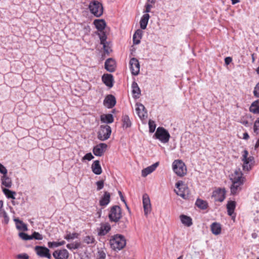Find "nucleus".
<instances>
[{"label": "nucleus", "mask_w": 259, "mask_h": 259, "mask_svg": "<svg viewBox=\"0 0 259 259\" xmlns=\"http://www.w3.org/2000/svg\"><path fill=\"white\" fill-rule=\"evenodd\" d=\"M109 243L111 248L118 251L123 249L126 245V240L124 236L121 234H115L110 236Z\"/></svg>", "instance_id": "1"}, {"label": "nucleus", "mask_w": 259, "mask_h": 259, "mask_svg": "<svg viewBox=\"0 0 259 259\" xmlns=\"http://www.w3.org/2000/svg\"><path fill=\"white\" fill-rule=\"evenodd\" d=\"M176 187L178 190H175V192L178 195L181 196L184 199H187L189 198L190 195V190L188 186L182 181H178L176 184Z\"/></svg>", "instance_id": "2"}, {"label": "nucleus", "mask_w": 259, "mask_h": 259, "mask_svg": "<svg viewBox=\"0 0 259 259\" xmlns=\"http://www.w3.org/2000/svg\"><path fill=\"white\" fill-rule=\"evenodd\" d=\"M174 171L179 177H183L187 174V168L181 160H175L172 163Z\"/></svg>", "instance_id": "3"}, {"label": "nucleus", "mask_w": 259, "mask_h": 259, "mask_svg": "<svg viewBox=\"0 0 259 259\" xmlns=\"http://www.w3.org/2000/svg\"><path fill=\"white\" fill-rule=\"evenodd\" d=\"M89 9L91 12L97 17H100L103 14V6L97 1L91 2L89 5Z\"/></svg>", "instance_id": "4"}, {"label": "nucleus", "mask_w": 259, "mask_h": 259, "mask_svg": "<svg viewBox=\"0 0 259 259\" xmlns=\"http://www.w3.org/2000/svg\"><path fill=\"white\" fill-rule=\"evenodd\" d=\"M154 136L163 143H167L170 137L168 131L162 127L157 128Z\"/></svg>", "instance_id": "5"}, {"label": "nucleus", "mask_w": 259, "mask_h": 259, "mask_svg": "<svg viewBox=\"0 0 259 259\" xmlns=\"http://www.w3.org/2000/svg\"><path fill=\"white\" fill-rule=\"evenodd\" d=\"M111 128L108 125H101L98 133V138L101 141L108 139L111 135Z\"/></svg>", "instance_id": "6"}, {"label": "nucleus", "mask_w": 259, "mask_h": 259, "mask_svg": "<svg viewBox=\"0 0 259 259\" xmlns=\"http://www.w3.org/2000/svg\"><path fill=\"white\" fill-rule=\"evenodd\" d=\"M248 152L245 150L243 152L242 161H243V169L244 171H248L250 170L252 166V161L253 158L252 156L248 157Z\"/></svg>", "instance_id": "7"}, {"label": "nucleus", "mask_w": 259, "mask_h": 259, "mask_svg": "<svg viewBox=\"0 0 259 259\" xmlns=\"http://www.w3.org/2000/svg\"><path fill=\"white\" fill-rule=\"evenodd\" d=\"M111 222H117L121 217V208L119 206L115 205L111 208L108 215Z\"/></svg>", "instance_id": "8"}, {"label": "nucleus", "mask_w": 259, "mask_h": 259, "mask_svg": "<svg viewBox=\"0 0 259 259\" xmlns=\"http://www.w3.org/2000/svg\"><path fill=\"white\" fill-rule=\"evenodd\" d=\"M35 250L37 254L41 257H46L49 259H51L52 258L50 250L45 246H36L35 247Z\"/></svg>", "instance_id": "9"}, {"label": "nucleus", "mask_w": 259, "mask_h": 259, "mask_svg": "<svg viewBox=\"0 0 259 259\" xmlns=\"http://www.w3.org/2000/svg\"><path fill=\"white\" fill-rule=\"evenodd\" d=\"M130 68L132 74L134 75H137L140 72V64L138 60L135 58H132L130 61Z\"/></svg>", "instance_id": "10"}, {"label": "nucleus", "mask_w": 259, "mask_h": 259, "mask_svg": "<svg viewBox=\"0 0 259 259\" xmlns=\"http://www.w3.org/2000/svg\"><path fill=\"white\" fill-rule=\"evenodd\" d=\"M107 145L105 143H100L95 146L93 150V153L97 156H101L105 152Z\"/></svg>", "instance_id": "11"}, {"label": "nucleus", "mask_w": 259, "mask_h": 259, "mask_svg": "<svg viewBox=\"0 0 259 259\" xmlns=\"http://www.w3.org/2000/svg\"><path fill=\"white\" fill-rule=\"evenodd\" d=\"M53 255L55 259H67L69 252L65 249H58L53 252Z\"/></svg>", "instance_id": "12"}, {"label": "nucleus", "mask_w": 259, "mask_h": 259, "mask_svg": "<svg viewBox=\"0 0 259 259\" xmlns=\"http://www.w3.org/2000/svg\"><path fill=\"white\" fill-rule=\"evenodd\" d=\"M97 230L99 236H104L110 231L111 226L108 223H103L101 224L100 227Z\"/></svg>", "instance_id": "13"}, {"label": "nucleus", "mask_w": 259, "mask_h": 259, "mask_svg": "<svg viewBox=\"0 0 259 259\" xmlns=\"http://www.w3.org/2000/svg\"><path fill=\"white\" fill-rule=\"evenodd\" d=\"M225 191L223 189H219L213 191L212 196L215 201L222 202L225 197Z\"/></svg>", "instance_id": "14"}, {"label": "nucleus", "mask_w": 259, "mask_h": 259, "mask_svg": "<svg viewBox=\"0 0 259 259\" xmlns=\"http://www.w3.org/2000/svg\"><path fill=\"white\" fill-rule=\"evenodd\" d=\"M115 104V98L112 95L107 96L104 100V105L108 108H112Z\"/></svg>", "instance_id": "15"}, {"label": "nucleus", "mask_w": 259, "mask_h": 259, "mask_svg": "<svg viewBox=\"0 0 259 259\" xmlns=\"http://www.w3.org/2000/svg\"><path fill=\"white\" fill-rule=\"evenodd\" d=\"M136 111L139 117L141 119L144 118L145 116H147V112L143 104L137 103L136 104Z\"/></svg>", "instance_id": "16"}, {"label": "nucleus", "mask_w": 259, "mask_h": 259, "mask_svg": "<svg viewBox=\"0 0 259 259\" xmlns=\"http://www.w3.org/2000/svg\"><path fill=\"white\" fill-rule=\"evenodd\" d=\"M159 162H157L147 167L146 168L143 169L142 170V176L143 177H146L148 175L152 173L153 171H154L156 167L158 166Z\"/></svg>", "instance_id": "17"}, {"label": "nucleus", "mask_w": 259, "mask_h": 259, "mask_svg": "<svg viewBox=\"0 0 259 259\" xmlns=\"http://www.w3.org/2000/svg\"><path fill=\"white\" fill-rule=\"evenodd\" d=\"M232 185L231 186V192L232 194H237L240 190V186L243 184V181H232Z\"/></svg>", "instance_id": "18"}, {"label": "nucleus", "mask_w": 259, "mask_h": 259, "mask_svg": "<svg viewBox=\"0 0 259 259\" xmlns=\"http://www.w3.org/2000/svg\"><path fill=\"white\" fill-rule=\"evenodd\" d=\"M102 79L107 87L111 88L113 86V77L112 75L110 74H104Z\"/></svg>", "instance_id": "19"}, {"label": "nucleus", "mask_w": 259, "mask_h": 259, "mask_svg": "<svg viewBox=\"0 0 259 259\" xmlns=\"http://www.w3.org/2000/svg\"><path fill=\"white\" fill-rule=\"evenodd\" d=\"M115 62L111 58L108 59L105 63V69L109 72H113L115 70Z\"/></svg>", "instance_id": "20"}, {"label": "nucleus", "mask_w": 259, "mask_h": 259, "mask_svg": "<svg viewBox=\"0 0 259 259\" xmlns=\"http://www.w3.org/2000/svg\"><path fill=\"white\" fill-rule=\"evenodd\" d=\"M210 230L213 234L218 235L221 233V225L218 223L214 222L210 225Z\"/></svg>", "instance_id": "21"}, {"label": "nucleus", "mask_w": 259, "mask_h": 259, "mask_svg": "<svg viewBox=\"0 0 259 259\" xmlns=\"http://www.w3.org/2000/svg\"><path fill=\"white\" fill-rule=\"evenodd\" d=\"M230 179L232 181H243L242 173L239 168L234 171Z\"/></svg>", "instance_id": "22"}, {"label": "nucleus", "mask_w": 259, "mask_h": 259, "mask_svg": "<svg viewBox=\"0 0 259 259\" xmlns=\"http://www.w3.org/2000/svg\"><path fill=\"white\" fill-rule=\"evenodd\" d=\"M91 168L93 172L96 175H99L102 172V168L99 160L95 161L93 163Z\"/></svg>", "instance_id": "23"}, {"label": "nucleus", "mask_w": 259, "mask_h": 259, "mask_svg": "<svg viewBox=\"0 0 259 259\" xmlns=\"http://www.w3.org/2000/svg\"><path fill=\"white\" fill-rule=\"evenodd\" d=\"M110 195L108 192H105L103 196L101 198L99 203L102 206H105L108 204L110 202Z\"/></svg>", "instance_id": "24"}, {"label": "nucleus", "mask_w": 259, "mask_h": 259, "mask_svg": "<svg viewBox=\"0 0 259 259\" xmlns=\"http://www.w3.org/2000/svg\"><path fill=\"white\" fill-rule=\"evenodd\" d=\"M94 24H95L96 28L100 31H102L106 26V22L103 19L95 20L94 21Z\"/></svg>", "instance_id": "25"}, {"label": "nucleus", "mask_w": 259, "mask_h": 259, "mask_svg": "<svg viewBox=\"0 0 259 259\" xmlns=\"http://www.w3.org/2000/svg\"><path fill=\"white\" fill-rule=\"evenodd\" d=\"M182 223L187 227H190L192 225V219L186 215L182 214L180 216Z\"/></svg>", "instance_id": "26"}, {"label": "nucleus", "mask_w": 259, "mask_h": 259, "mask_svg": "<svg viewBox=\"0 0 259 259\" xmlns=\"http://www.w3.org/2000/svg\"><path fill=\"white\" fill-rule=\"evenodd\" d=\"M143 31L141 29H138L136 31L133 35V42L135 45H138L140 42L142 38Z\"/></svg>", "instance_id": "27"}, {"label": "nucleus", "mask_w": 259, "mask_h": 259, "mask_svg": "<svg viewBox=\"0 0 259 259\" xmlns=\"http://www.w3.org/2000/svg\"><path fill=\"white\" fill-rule=\"evenodd\" d=\"M149 18L150 16L148 14H145L142 16L140 22L141 29H145L146 28Z\"/></svg>", "instance_id": "28"}, {"label": "nucleus", "mask_w": 259, "mask_h": 259, "mask_svg": "<svg viewBox=\"0 0 259 259\" xmlns=\"http://www.w3.org/2000/svg\"><path fill=\"white\" fill-rule=\"evenodd\" d=\"M101 121L106 123H111L113 122V116L111 114H103L101 116Z\"/></svg>", "instance_id": "29"}, {"label": "nucleus", "mask_w": 259, "mask_h": 259, "mask_svg": "<svg viewBox=\"0 0 259 259\" xmlns=\"http://www.w3.org/2000/svg\"><path fill=\"white\" fill-rule=\"evenodd\" d=\"M236 207V202L234 201L228 202L227 205L228 214L230 216H232Z\"/></svg>", "instance_id": "30"}, {"label": "nucleus", "mask_w": 259, "mask_h": 259, "mask_svg": "<svg viewBox=\"0 0 259 259\" xmlns=\"http://www.w3.org/2000/svg\"><path fill=\"white\" fill-rule=\"evenodd\" d=\"M2 184L6 187L10 188L12 186L11 179L7 175H3L1 178Z\"/></svg>", "instance_id": "31"}, {"label": "nucleus", "mask_w": 259, "mask_h": 259, "mask_svg": "<svg viewBox=\"0 0 259 259\" xmlns=\"http://www.w3.org/2000/svg\"><path fill=\"white\" fill-rule=\"evenodd\" d=\"M122 127L125 128L130 127L132 125L130 117L127 115H124L122 117Z\"/></svg>", "instance_id": "32"}, {"label": "nucleus", "mask_w": 259, "mask_h": 259, "mask_svg": "<svg viewBox=\"0 0 259 259\" xmlns=\"http://www.w3.org/2000/svg\"><path fill=\"white\" fill-rule=\"evenodd\" d=\"M196 205L201 209H206L208 207V203L206 201L201 199H197L195 202Z\"/></svg>", "instance_id": "33"}, {"label": "nucleus", "mask_w": 259, "mask_h": 259, "mask_svg": "<svg viewBox=\"0 0 259 259\" xmlns=\"http://www.w3.org/2000/svg\"><path fill=\"white\" fill-rule=\"evenodd\" d=\"M132 88L133 89L132 93H133L134 97H135L136 98L139 97V96L141 93V91H140L139 87H138L137 83L135 81H134L132 83Z\"/></svg>", "instance_id": "34"}, {"label": "nucleus", "mask_w": 259, "mask_h": 259, "mask_svg": "<svg viewBox=\"0 0 259 259\" xmlns=\"http://www.w3.org/2000/svg\"><path fill=\"white\" fill-rule=\"evenodd\" d=\"M14 220L16 223V227L18 230L22 231L27 230L26 225L23 223L22 221L19 220L18 219H15Z\"/></svg>", "instance_id": "35"}, {"label": "nucleus", "mask_w": 259, "mask_h": 259, "mask_svg": "<svg viewBox=\"0 0 259 259\" xmlns=\"http://www.w3.org/2000/svg\"><path fill=\"white\" fill-rule=\"evenodd\" d=\"M250 111L253 113H259V100L254 102L250 107Z\"/></svg>", "instance_id": "36"}, {"label": "nucleus", "mask_w": 259, "mask_h": 259, "mask_svg": "<svg viewBox=\"0 0 259 259\" xmlns=\"http://www.w3.org/2000/svg\"><path fill=\"white\" fill-rule=\"evenodd\" d=\"M3 191L8 198H12L13 199H15V195L16 194V193L15 192L12 191L6 188L3 189Z\"/></svg>", "instance_id": "37"}, {"label": "nucleus", "mask_w": 259, "mask_h": 259, "mask_svg": "<svg viewBox=\"0 0 259 259\" xmlns=\"http://www.w3.org/2000/svg\"><path fill=\"white\" fill-rule=\"evenodd\" d=\"M83 242L88 244L94 243L95 239L93 236H86L84 237Z\"/></svg>", "instance_id": "38"}, {"label": "nucleus", "mask_w": 259, "mask_h": 259, "mask_svg": "<svg viewBox=\"0 0 259 259\" xmlns=\"http://www.w3.org/2000/svg\"><path fill=\"white\" fill-rule=\"evenodd\" d=\"M98 35L100 39L101 44L104 45L106 44L107 36L105 32L103 31H100V32L98 33Z\"/></svg>", "instance_id": "39"}, {"label": "nucleus", "mask_w": 259, "mask_h": 259, "mask_svg": "<svg viewBox=\"0 0 259 259\" xmlns=\"http://www.w3.org/2000/svg\"><path fill=\"white\" fill-rule=\"evenodd\" d=\"M148 124L149 126V132L151 133H153L155 131L156 128L155 122L153 120H149Z\"/></svg>", "instance_id": "40"}, {"label": "nucleus", "mask_w": 259, "mask_h": 259, "mask_svg": "<svg viewBox=\"0 0 259 259\" xmlns=\"http://www.w3.org/2000/svg\"><path fill=\"white\" fill-rule=\"evenodd\" d=\"M143 204L144 205H151L150 200L147 194H145L143 196Z\"/></svg>", "instance_id": "41"}, {"label": "nucleus", "mask_w": 259, "mask_h": 259, "mask_svg": "<svg viewBox=\"0 0 259 259\" xmlns=\"http://www.w3.org/2000/svg\"><path fill=\"white\" fill-rule=\"evenodd\" d=\"M80 243L75 242V243H73L68 244L66 246L68 249H77L80 246Z\"/></svg>", "instance_id": "42"}, {"label": "nucleus", "mask_w": 259, "mask_h": 259, "mask_svg": "<svg viewBox=\"0 0 259 259\" xmlns=\"http://www.w3.org/2000/svg\"><path fill=\"white\" fill-rule=\"evenodd\" d=\"M19 236L24 240H28L32 239V237H30V235H28V234L23 233L20 232L19 233Z\"/></svg>", "instance_id": "43"}, {"label": "nucleus", "mask_w": 259, "mask_h": 259, "mask_svg": "<svg viewBox=\"0 0 259 259\" xmlns=\"http://www.w3.org/2000/svg\"><path fill=\"white\" fill-rule=\"evenodd\" d=\"M30 237H32V239H35L38 240H41L42 239V236L38 232H34L32 235H30Z\"/></svg>", "instance_id": "44"}, {"label": "nucleus", "mask_w": 259, "mask_h": 259, "mask_svg": "<svg viewBox=\"0 0 259 259\" xmlns=\"http://www.w3.org/2000/svg\"><path fill=\"white\" fill-rule=\"evenodd\" d=\"M253 131L256 135L259 134V117L254 122Z\"/></svg>", "instance_id": "45"}, {"label": "nucleus", "mask_w": 259, "mask_h": 259, "mask_svg": "<svg viewBox=\"0 0 259 259\" xmlns=\"http://www.w3.org/2000/svg\"><path fill=\"white\" fill-rule=\"evenodd\" d=\"M106 253L103 250H99L97 254V259H105Z\"/></svg>", "instance_id": "46"}, {"label": "nucleus", "mask_w": 259, "mask_h": 259, "mask_svg": "<svg viewBox=\"0 0 259 259\" xmlns=\"http://www.w3.org/2000/svg\"><path fill=\"white\" fill-rule=\"evenodd\" d=\"M78 236V234L77 233H72V234H68L65 236V239L66 240H70L73 239L75 238H77Z\"/></svg>", "instance_id": "47"}, {"label": "nucleus", "mask_w": 259, "mask_h": 259, "mask_svg": "<svg viewBox=\"0 0 259 259\" xmlns=\"http://www.w3.org/2000/svg\"><path fill=\"white\" fill-rule=\"evenodd\" d=\"M144 213L146 215H147L151 210V205H143Z\"/></svg>", "instance_id": "48"}, {"label": "nucleus", "mask_w": 259, "mask_h": 259, "mask_svg": "<svg viewBox=\"0 0 259 259\" xmlns=\"http://www.w3.org/2000/svg\"><path fill=\"white\" fill-rule=\"evenodd\" d=\"M94 158V157L91 153H88L82 157V160L83 161L84 160H87L90 161L93 159Z\"/></svg>", "instance_id": "49"}, {"label": "nucleus", "mask_w": 259, "mask_h": 259, "mask_svg": "<svg viewBox=\"0 0 259 259\" xmlns=\"http://www.w3.org/2000/svg\"><path fill=\"white\" fill-rule=\"evenodd\" d=\"M96 185L97 186V190L98 191L101 190L104 187V181L101 180L97 182Z\"/></svg>", "instance_id": "50"}, {"label": "nucleus", "mask_w": 259, "mask_h": 259, "mask_svg": "<svg viewBox=\"0 0 259 259\" xmlns=\"http://www.w3.org/2000/svg\"><path fill=\"white\" fill-rule=\"evenodd\" d=\"M48 246L50 248H55L59 246L58 242H49L48 243Z\"/></svg>", "instance_id": "51"}, {"label": "nucleus", "mask_w": 259, "mask_h": 259, "mask_svg": "<svg viewBox=\"0 0 259 259\" xmlns=\"http://www.w3.org/2000/svg\"><path fill=\"white\" fill-rule=\"evenodd\" d=\"M0 172L3 175H7L8 170L7 168L0 163Z\"/></svg>", "instance_id": "52"}, {"label": "nucleus", "mask_w": 259, "mask_h": 259, "mask_svg": "<svg viewBox=\"0 0 259 259\" xmlns=\"http://www.w3.org/2000/svg\"><path fill=\"white\" fill-rule=\"evenodd\" d=\"M254 95L257 98H259V82L256 85L253 91Z\"/></svg>", "instance_id": "53"}, {"label": "nucleus", "mask_w": 259, "mask_h": 259, "mask_svg": "<svg viewBox=\"0 0 259 259\" xmlns=\"http://www.w3.org/2000/svg\"><path fill=\"white\" fill-rule=\"evenodd\" d=\"M18 259H28L29 256L26 253L19 254L17 255Z\"/></svg>", "instance_id": "54"}, {"label": "nucleus", "mask_w": 259, "mask_h": 259, "mask_svg": "<svg viewBox=\"0 0 259 259\" xmlns=\"http://www.w3.org/2000/svg\"><path fill=\"white\" fill-rule=\"evenodd\" d=\"M103 46L104 52L106 54H109L110 52L111 51L110 48L108 46H107L106 44L103 45Z\"/></svg>", "instance_id": "55"}, {"label": "nucleus", "mask_w": 259, "mask_h": 259, "mask_svg": "<svg viewBox=\"0 0 259 259\" xmlns=\"http://www.w3.org/2000/svg\"><path fill=\"white\" fill-rule=\"evenodd\" d=\"M146 9L144 11V12L146 13L147 14L150 11V9L152 8V6L150 4H146L145 6Z\"/></svg>", "instance_id": "56"}, {"label": "nucleus", "mask_w": 259, "mask_h": 259, "mask_svg": "<svg viewBox=\"0 0 259 259\" xmlns=\"http://www.w3.org/2000/svg\"><path fill=\"white\" fill-rule=\"evenodd\" d=\"M232 61V58L227 57L225 59V62L226 65H229Z\"/></svg>", "instance_id": "57"}, {"label": "nucleus", "mask_w": 259, "mask_h": 259, "mask_svg": "<svg viewBox=\"0 0 259 259\" xmlns=\"http://www.w3.org/2000/svg\"><path fill=\"white\" fill-rule=\"evenodd\" d=\"M7 214L5 210L3 208L0 209V217H5V215H7Z\"/></svg>", "instance_id": "58"}, {"label": "nucleus", "mask_w": 259, "mask_h": 259, "mask_svg": "<svg viewBox=\"0 0 259 259\" xmlns=\"http://www.w3.org/2000/svg\"><path fill=\"white\" fill-rule=\"evenodd\" d=\"M118 193H119V195L120 196V199L122 200V201H123L124 202V203H125V200L124 199L123 196L122 195V193L121 192V191H118Z\"/></svg>", "instance_id": "59"}, {"label": "nucleus", "mask_w": 259, "mask_h": 259, "mask_svg": "<svg viewBox=\"0 0 259 259\" xmlns=\"http://www.w3.org/2000/svg\"><path fill=\"white\" fill-rule=\"evenodd\" d=\"M4 221H5V223L6 224H8V222H9V217H8V215H5V217H4Z\"/></svg>", "instance_id": "60"}, {"label": "nucleus", "mask_w": 259, "mask_h": 259, "mask_svg": "<svg viewBox=\"0 0 259 259\" xmlns=\"http://www.w3.org/2000/svg\"><path fill=\"white\" fill-rule=\"evenodd\" d=\"M248 138H249V135H248V134L247 133L243 134V138L244 139H248Z\"/></svg>", "instance_id": "61"}, {"label": "nucleus", "mask_w": 259, "mask_h": 259, "mask_svg": "<svg viewBox=\"0 0 259 259\" xmlns=\"http://www.w3.org/2000/svg\"><path fill=\"white\" fill-rule=\"evenodd\" d=\"M259 147V139L257 140V141L256 142V144L255 145V149H256Z\"/></svg>", "instance_id": "62"}, {"label": "nucleus", "mask_w": 259, "mask_h": 259, "mask_svg": "<svg viewBox=\"0 0 259 259\" xmlns=\"http://www.w3.org/2000/svg\"><path fill=\"white\" fill-rule=\"evenodd\" d=\"M65 242L64 241H62L61 242H58V243H59V246L63 245L65 244Z\"/></svg>", "instance_id": "63"}, {"label": "nucleus", "mask_w": 259, "mask_h": 259, "mask_svg": "<svg viewBox=\"0 0 259 259\" xmlns=\"http://www.w3.org/2000/svg\"><path fill=\"white\" fill-rule=\"evenodd\" d=\"M232 4L234 5L239 3V0H231Z\"/></svg>", "instance_id": "64"}]
</instances>
